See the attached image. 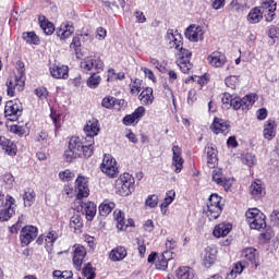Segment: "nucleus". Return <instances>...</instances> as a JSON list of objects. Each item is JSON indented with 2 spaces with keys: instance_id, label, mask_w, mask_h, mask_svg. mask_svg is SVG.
I'll return each instance as SVG.
<instances>
[{
  "instance_id": "obj_1",
  "label": "nucleus",
  "mask_w": 279,
  "mask_h": 279,
  "mask_svg": "<svg viewBox=\"0 0 279 279\" xmlns=\"http://www.w3.org/2000/svg\"><path fill=\"white\" fill-rule=\"evenodd\" d=\"M84 132L86 138H80L73 136L70 138L69 147L64 151V159L66 162H73L75 158H90L93 151H95V136L99 134V121L89 120L85 128Z\"/></svg>"
},
{
  "instance_id": "obj_2",
  "label": "nucleus",
  "mask_w": 279,
  "mask_h": 279,
  "mask_svg": "<svg viewBox=\"0 0 279 279\" xmlns=\"http://www.w3.org/2000/svg\"><path fill=\"white\" fill-rule=\"evenodd\" d=\"M167 40H169L170 49H175L177 53V64L182 73H189L191 69H193V63H191V57L193 52L189 49L182 47V35L178 32L168 31L167 32Z\"/></svg>"
},
{
  "instance_id": "obj_3",
  "label": "nucleus",
  "mask_w": 279,
  "mask_h": 279,
  "mask_svg": "<svg viewBox=\"0 0 279 279\" xmlns=\"http://www.w3.org/2000/svg\"><path fill=\"white\" fill-rule=\"evenodd\" d=\"M17 75L9 78L7 81V95L9 97H14L17 93H22L25 89V63L23 61H17L15 64Z\"/></svg>"
},
{
  "instance_id": "obj_4",
  "label": "nucleus",
  "mask_w": 279,
  "mask_h": 279,
  "mask_svg": "<svg viewBox=\"0 0 279 279\" xmlns=\"http://www.w3.org/2000/svg\"><path fill=\"white\" fill-rule=\"evenodd\" d=\"M134 177L128 172H124L116 181V193L121 195V197H128L134 193Z\"/></svg>"
},
{
  "instance_id": "obj_5",
  "label": "nucleus",
  "mask_w": 279,
  "mask_h": 279,
  "mask_svg": "<svg viewBox=\"0 0 279 279\" xmlns=\"http://www.w3.org/2000/svg\"><path fill=\"white\" fill-rule=\"evenodd\" d=\"M246 221L251 230H265L267 222L265 221V214L258 208H251L245 213Z\"/></svg>"
},
{
  "instance_id": "obj_6",
  "label": "nucleus",
  "mask_w": 279,
  "mask_h": 279,
  "mask_svg": "<svg viewBox=\"0 0 279 279\" xmlns=\"http://www.w3.org/2000/svg\"><path fill=\"white\" fill-rule=\"evenodd\" d=\"M223 208L221 207V198L217 194H211L209 196V201L207 203V208L205 210L206 216L209 221H215V219H219Z\"/></svg>"
},
{
  "instance_id": "obj_7",
  "label": "nucleus",
  "mask_w": 279,
  "mask_h": 279,
  "mask_svg": "<svg viewBox=\"0 0 279 279\" xmlns=\"http://www.w3.org/2000/svg\"><path fill=\"white\" fill-rule=\"evenodd\" d=\"M81 69L83 73H90V71L101 73L104 71V61L97 56H89L81 62Z\"/></svg>"
},
{
  "instance_id": "obj_8",
  "label": "nucleus",
  "mask_w": 279,
  "mask_h": 279,
  "mask_svg": "<svg viewBox=\"0 0 279 279\" xmlns=\"http://www.w3.org/2000/svg\"><path fill=\"white\" fill-rule=\"evenodd\" d=\"M100 169L105 175L109 178H117L119 175V167L117 166V159L110 154H105L100 166Z\"/></svg>"
},
{
  "instance_id": "obj_9",
  "label": "nucleus",
  "mask_w": 279,
  "mask_h": 279,
  "mask_svg": "<svg viewBox=\"0 0 279 279\" xmlns=\"http://www.w3.org/2000/svg\"><path fill=\"white\" fill-rule=\"evenodd\" d=\"M4 114L9 121H17L19 117L23 114V105L21 104V100L14 99L7 101Z\"/></svg>"
},
{
  "instance_id": "obj_10",
  "label": "nucleus",
  "mask_w": 279,
  "mask_h": 279,
  "mask_svg": "<svg viewBox=\"0 0 279 279\" xmlns=\"http://www.w3.org/2000/svg\"><path fill=\"white\" fill-rule=\"evenodd\" d=\"M16 211V199L11 195L5 196L4 204L0 207V221H8Z\"/></svg>"
},
{
  "instance_id": "obj_11",
  "label": "nucleus",
  "mask_w": 279,
  "mask_h": 279,
  "mask_svg": "<svg viewBox=\"0 0 279 279\" xmlns=\"http://www.w3.org/2000/svg\"><path fill=\"white\" fill-rule=\"evenodd\" d=\"M86 254V247L81 244H75L72 247V263L76 271H82V265H84Z\"/></svg>"
},
{
  "instance_id": "obj_12",
  "label": "nucleus",
  "mask_w": 279,
  "mask_h": 279,
  "mask_svg": "<svg viewBox=\"0 0 279 279\" xmlns=\"http://www.w3.org/2000/svg\"><path fill=\"white\" fill-rule=\"evenodd\" d=\"M241 262L247 267V265H253L258 267L259 256L258 251L254 247H246L241 252Z\"/></svg>"
},
{
  "instance_id": "obj_13",
  "label": "nucleus",
  "mask_w": 279,
  "mask_h": 279,
  "mask_svg": "<svg viewBox=\"0 0 279 279\" xmlns=\"http://www.w3.org/2000/svg\"><path fill=\"white\" fill-rule=\"evenodd\" d=\"M77 199H84L90 195V190L88 189V179L83 175H78L75 180V189Z\"/></svg>"
},
{
  "instance_id": "obj_14",
  "label": "nucleus",
  "mask_w": 279,
  "mask_h": 279,
  "mask_svg": "<svg viewBox=\"0 0 279 279\" xmlns=\"http://www.w3.org/2000/svg\"><path fill=\"white\" fill-rule=\"evenodd\" d=\"M213 181L218 184V186H223L225 191H230L232 189L233 180L231 178H223V170L220 168H215L211 172Z\"/></svg>"
},
{
  "instance_id": "obj_15",
  "label": "nucleus",
  "mask_w": 279,
  "mask_h": 279,
  "mask_svg": "<svg viewBox=\"0 0 279 279\" xmlns=\"http://www.w3.org/2000/svg\"><path fill=\"white\" fill-rule=\"evenodd\" d=\"M36 236H38V228L34 226H26L22 228L20 241L22 245H29V243H32Z\"/></svg>"
},
{
  "instance_id": "obj_16",
  "label": "nucleus",
  "mask_w": 279,
  "mask_h": 279,
  "mask_svg": "<svg viewBox=\"0 0 279 279\" xmlns=\"http://www.w3.org/2000/svg\"><path fill=\"white\" fill-rule=\"evenodd\" d=\"M185 38L191 43H199L204 40V28L199 25H190L185 31Z\"/></svg>"
},
{
  "instance_id": "obj_17",
  "label": "nucleus",
  "mask_w": 279,
  "mask_h": 279,
  "mask_svg": "<svg viewBox=\"0 0 279 279\" xmlns=\"http://www.w3.org/2000/svg\"><path fill=\"white\" fill-rule=\"evenodd\" d=\"M172 167H174V173H180L184 168L182 148L175 144L172 145Z\"/></svg>"
},
{
  "instance_id": "obj_18",
  "label": "nucleus",
  "mask_w": 279,
  "mask_h": 279,
  "mask_svg": "<svg viewBox=\"0 0 279 279\" xmlns=\"http://www.w3.org/2000/svg\"><path fill=\"white\" fill-rule=\"evenodd\" d=\"M276 0H264L262 2V14L268 23H271L276 16Z\"/></svg>"
},
{
  "instance_id": "obj_19",
  "label": "nucleus",
  "mask_w": 279,
  "mask_h": 279,
  "mask_svg": "<svg viewBox=\"0 0 279 279\" xmlns=\"http://www.w3.org/2000/svg\"><path fill=\"white\" fill-rule=\"evenodd\" d=\"M207 62L213 66V69H221L226 62H228V58H226L223 52L214 51L208 54Z\"/></svg>"
},
{
  "instance_id": "obj_20",
  "label": "nucleus",
  "mask_w": 279,
  "mask_h": 279,
  "mask_svg": "<svg viewBox=\"0 0 279 279\" xmlns=\"http://www.w3.org/2000/svg\"><path fill=\"white\" fill-rule=\"evenodd\" d=\"M215 260H217V248L215 246H207L204 250L202 265L207 269H210L213 265H215Z\"/></svg>"
},
{
  "instance_id": "obj_21",
  "label": "nucleus",
  "mask_w": 279,
  "mask_h": 279,
  "mask_svg": "<svg viewBox=\"0 0 279 279\" xmlns=\"http://www.w3.org/2000/svg\"><path fill=\"white\" fill-rule=\"evenodd\" d=\"M210 130L214 134H223V136H227L230 133V124L223 119L215 118Z\"/></svg>"
},
{
  "instance_id": "obj_22",
  "label": "nucleus",
  "mask_w": 279,
  "mask_h": 279,
  "mask_svg": "<svg viewBox=\"0 0 279 279\" xmlns=\"http://www.w3.org/2000/svg\"><path fill=\"white\" fill-rule=\"evenodd\" d=\"M128 257V248L125 246H116L109 253V260L111 263H121V260H125Z\"/></svg>"
},
{
  "instance_id": "obj_23",
  "label": "nucleus",
  "mask_w": 279,
  "mask_h": 279,
  "mask_svg": "<svg viewBox=\"0 0 279 279\" xmlns=\"http://www.w3.org/2000/svg\"><path fill=\"white\" fill-rule=\"evenodd\" d=\"M50 74L54 80H68L69 78V66L52 64L49 68Z\"/></svg>"
},
{
  "instance_id": "obj_24",
  "label": "nucleus",
  "mask_w": 279,
  "mask_h": 279,
  "mask_svg": "<svg viewBox=\"0 0 279 279\" xmlns=\"http://www.w3.org/2000/svg\"><path fill=\"white\" fill-rule=\"evenodd\" d=\"M0 146L8 156H16V144L4 136H0Z\"/></svg>"
},
{
  "instance_id": "obj_25",
  "label": "nucleus",
  "mask_w": 279,
  "mask_h": 279,
  "mask_svg": "<svg viewBox=\"0 0 279 279\" xmlns=\"http://www.w3.org/2000/svg\"><path fill=\"white\" fill-rule=\"evenodd\" d=\"M175 276L178 279H199L196 275H195V270H193V268L191 267H180L175 270Z\"/></svg>"
},
{
  "instance_id": "obj_26",
  "label": "nucleus",
  "mask_w": 279,
  "mask_h": 279,
  "mask_svg": "<svg viewBox=\"0 0 279 279\" xmlns=\"http://www.w3.org/2000/svg\"><path fill=\"white\" fill-rule=\"evenodd\" d=\"M58 233L53 230L49 231L46 235H44L45 247L48 254H53V244L56 243V241H58Z\"/></svg>"
},
{
  "instance_id": "obj_27",
  "label": "nucleus",
  "mask_w": 279,
  "mask_h": 279,
  "mask_svg": "<svg viewBox=\"0 0 279 279\" xmlns=\"http://www.w3.org/2000/svg\"><path fill=\"white\" fill-rule=\"evenodd\" d=\"M75 32V27L72 24L63 23L59 28H57V36L64 40L70 38L71 35Z\"/></svg>"
},
{
  "instance_id": "obj_28",
  "label": "nucleus",
  "mask_w": 279,
  "mask_h": 279,
  "mask_svg": "<svg viewBox=\"0 0 279 279\" xmlns=\"http://www.w3.org/2000/svg\"><path fill=\"white\" fill-rule=\"evenodd\" d=\"M232 230V225L230 222H222L215 227L214 236L221 239V236H228Z\"/></svg>"
},
{
  "instance_id": "obj_29",
  "label": "nucleus",
  "mask_w": 279,
  "mask_h": 279,
  "mask_svg": "<svg viewBox=\"0 0 279 279\" xmlns=\"http://www.w3.org/2000/svg\"><path fill=\"white\" fill-rule=\"evenodd\" d=\"M138 99L143 106H149L154 104V89L146 87L138 96Z\"/></svg>"
},
{
  "instance_id": "obj_30",
  "label": "nucleus",
  "mask_w": 279,
  "mask_h": 279,
  "mask_svg": "<svg viewBox=\"0 0 279 279\" xmlns=\"http://www.w3.org/2000/svg\"><path fill=\"white\" fill-rule=\"evenodd\" d=\"M207 154V167L209 169H215L217 167V149L213 146H208L205 148Z\"/></svg>"
},
{
  "instance_id": "obj_31",
  "label": "nucleus",
  "mask_w": 279,
  "mask_h": 279,
  "mask_svg": "<svg viewBox=\"0 0 279 279\" xmlns=\"http://www.w3.org/2000/svg\"><path fill=\"white\" fill-rule=\"evenodd\" d=\"M276 137V121L268 120L264 125V138L271 141Z\"/></svg>"
},
{
  "instance_id": "obj_32",
  "label": "nucleus",
  "mask_w": 279,
  "mask_h": 279,
  "mask_svg": "<svg viewBox=\"0 0 279 279\" xmlns=\"http://www.w3.org/2000/svg\"><path fill=\"white\" fill-rule=\"evenodd\" d=\"M83 208L87 221H93L97 215V205H95L93 202H87L83 204Z\"/></svg>"
},
{
  "instance_id": "obj_33",
  "label": "nucleus",
  "mask_w": 279,
  "mask_h": 279,
  "mask_svg": "<svg viewBox=\"0 0 279 279\" xmlns=\"http://www.w3.org/2000/svg\"><path fill=\"white\" fill-rule=\"evenodd\" d=\"M247 21L248 23H252V24L260 23V21H263L262 7L260 8L255 7L254 9H252L247 14Z\"/></svg>"
},
{
  "instance_id": "obj_34",
  "label": "nucleus",
  "mask_w": 279,
  "mask_h": 279,
  "mask_svg": "<svg viewBox=\"0 0 279 279\" xmlns=\"http://www.w3.org/2000/svg\"><path fill=\"white\" fill-rule=\"evenodd\" d=\"M39 25H40L43 32L47 36H51V34H53V32H56V27L53 26V23L47 21V19L45 16L39 17Z\"/></svg>"
},
{
  "instance_id": "obj_35",
  "label": "nucleus",
  "mask_w": 279,
  "mask_h": 279,
  "mask_svg": "<svg viewBox=\"0 0 279 279\" xmlns=\"http://www.w3.org/2000/svg\"><path fill=\"white\" fill-rule=\"evenodd\" d=\"M251 195L255 198L263 197V184L260 181H254L250 186Z\"/></svg>"
},
{
  "instance_id": "obj_36",
  "label": "nucleus",
  "mask_w": 279,
  "mask_h": 279,
  "mask_svg": "<svg viewBox=\"0 0 279 279\" xmlns=\"http://www.w3.org/2000/svg\"><path fill=\"white\" fill-rule=\"evenodd\" d=\"M98 210L101 217H108V215H110V213L114 210V203L105 201L102 204L99 205Z\"/></svg>"
},
{
  "instance_id": "obj_37",
  "label": "nucleus",
  "mask_w": 279,
  "mask_h": 279,
  "mask_svg": "<svg viewBox=\"0 0 279 279\" xmlns=\"http://www.w3.org/2000/svg\"><path fill=\"white\" fill-rule=\"evenodd\" d=\"M247 267L243 262L236 263L233 268L230 270V272L227 275L228 279H234L236 276H240V274H243V269Z\"/></svg>"
},
{
  "instance_id": "obj_38",
  "label": "nucleus",
  "mask_w": 279,
  "mask_h": 279,
  "mask_svg": "<svg viewBox=\"0 0 279 279\" xmlns=\"http://www.w3.org/2000/svg\"><path fill=\"white\" fill-rule=\"evenodd\" d=\"M226 86L228 88H232V90H236L239 86H241V76L239 75H230L225 80Z\"/></svg>"
},
{
  "instance_id": "obj_39",
  "label": "nucleus",
  "mask_w": 279,
  "mask_h": 279,
  "mask_svg": "<svg viewBox=\"0 0 279 279\" xmlns=\"http://www.w3.org/2000/svg\"><path fill=\"white\" fill-rule=\"evenodd\" d=\"M22 38L27 45H39L40 43V38L35 32H25L22 34Z\"/></svg>"
},
{
  "instance_id": "obj_40",
  "label": "nucleus",
  "mask_w": 279,
  "mask_h": 279,
  "mask_svg": "<svg viewBox=\"0 0 279 279\" xmlns=\"http://www.w3.org/2000/svg\"><path fill=\"white\" fill-rule=\"evenodd\" d=\"M175 199V191L170 190L167 192L166 197L163 199V203H161L160 208H161V213L165 215V213H167V206H169L170 204H173V201Z\"/></svg>"
},
{
  "instance_id": "obj_41",
  "label": "nucleus",
  "mask_w": 279,
  "mask_h": 279,
  "mask_svg": "<svg viewBox=\"0 0 279 279\" xmlns=\"http://www.w3.org/2000/svg\"><path fill=\"white\" fill-rule=\"evenodd\" d=\"M169 252L162 253L157 262H156V268L159 269V271H166L167 267L169 266Z\"/></svg>"
},
{
  "instance_id": "obj_42",
  "label": "nucleus",
  "mask_w": 279,
  "mask_h": 279,
  "mask_svg": "<svg viewBox=\"0 0 279 279\" xmlns=\"http://www.w3.org/2000/svg\"><path fill=\"white\" fill-rule=\"evenodd\" d=\"M100 84H101V76H99L97 73H93L87 78V86H88V88H92V89L99 88Z\"/></svg>"
},
{
  "instance_id": "obj_43",
  "label": "nucleus",
  "mask_w": 279,
  "mask_h": 279,
  "mask_svg": "<svg viewBox=\"0 0 279 279\" xmlns=\"http://www.w3.org/2000/svg\"><path fill=\"white\" fill-rule=\"evenodd\" d=\"M241 100H242V110H247V108H252V106L256 104V95L254 94L246 95L243 98H241Z\"/></svg>"
},
{
  "instance_id": "obj_44",
  "label": "nucleus",
  "mask_w": 279,
  "mask_h": 279,
  "mask_svg": "<svg viewBox=\"0 0 279 279\" xmlns=\"http://www.w3.org/2000/svg\"><path fill=\"white\" fill-rule=\"evenodd\" d=\"M113 217L117 221V228L118 230H123V228H125V216L124 214L119 210V209H116L114 213H113Z\"/></svg>"
},
{
  "instance_id": "obj_45",
  "label": "nucleus",
  "mask_w": 279,
  "mask_h": 279,
  "mask_svg": "<svg viewBox=\"0 0 279 279\" xmlns=\"http://www.w3.org/2000/svg\"><path fill=\"white\" fill-rule=\"evenodd\" d=\"M35 197L36 194L34 193V190L26 189L23 195L24 206H32V204H34Z\"/></svg>"
},
{
  "instance_id": "obj_46",
  "label": "nucleus",
  "mask_w": 279,
  "mask_h": 279,
  "mask_svg": "<svg viewBox=\"0 0 279 279\" xmlns=\"http://www.w3.org/2000/svg\"><path fill=\"white\" fill-rule=\"evenodd\" d=\"M10 132H12L13 134H17V136H25V134H27L29 132V129L26 125H11L10 128Z\"/></svg>"
},
{
  "instance_id": "obj_47",
  "label": "nucleus",
  "mask_w": 279,
  "mask_h": 279,
  "mask_svg": "<svg viewBox=\"0 0 279 279\" xmlns=\"http://www.w3.org/2000/svg\"><path fill=\"white\" fill-rule=\"evenodd\" d=\"M84 226V221L82 220V217L80 215H74L70 219V228H73V230H81Z\"/></svg>"
},
{
  "instance_id": "obj_48",
  "label": "nucleus",
  "mask_w": 279,
  "mask_h": 279,
  "mask_svg": "<svg viewBox=\"0 0 279 279\" xmlns=\"http://www.w3.org/2000/svg\"><path fill=\"white\" fill-rule=\"evenodd\" d=\"M143 86V81L140 78L131 80L130 90L131 95H138Z\"/></svg>"
},
{
  "instance_id": "obj_49",
  "label": "nucleus",
  "mask_w": 279,
  "mask_h": 279,
  "mask_svg": "<svg viewBox=\"0 0 279 279\" xmlns=\"http://www.w3.org/2000/svg\"><path fill=\"white\" fill-rule=\"evenodd\" d=\"M233 99H234V96H232L230 93H225L222 95L221 101H222L223 110H230V108H232Z\"/></svg>"
},
{
  "instance_id": "obj_50",
  "label": "nucleus",
  "mask_w": 279,
  "mask_h": 279,
  "mask_svg": "<svg viewBox=\"0 0 279 279\" xmlns=\"http://www.w3.org/2000/svg\"><path fill=\"white\" fill-rule=\"evenodd\" d=\"M34 95H36L39 101H47V97H49V90H47V87H37L34 89Z\"/></svg>"
},
{
  "instance_id": "obj_51",
  "label": "nucleus",
  "mask_w": 279,
  "mask_h": 279,
  "mask_svg": "<svg viewBox=\"0 0 279 279\" xmlns=\"http://www.w3.org/2000/svg\"><path fill=\"white\" fill-rule=\"evenodd\" d=\"M52 276L54 279H73V272L70 270H54Z\"/></svg>"
},
{
  "instance_id": "obj_52",
  "label": "nucleus",
  "mask_w": 279,
  "mask_h": 279,
  "mask_svg": "<svg viewBox=\"0 0 279 279\" xmlns=\"http://www.w3.org/2000/svg\"><path fill=\"white\" fill-rule=\"evenodd\" d=\"M120 100H117V98L109 96V97H105L101 101V106L102 108H114V106H117V104H119Z\"/></svg>"
},
{
  "instance_id": "obj_53",
  "label": "nucleus",
  "mask_w": 279,
  "mask_h": 279,
  "mask_svg": "<svg viewBox=\"0 0 279 279\" xmlns=\"http://www.w3.org/2000/svg\"><path fill=\"white\" fill-rule=\"evenodd\" d=\"M59 178L60 180H62V182H71V180L75 178V173H73V171H71L70 169H66L59 172Z\"/></svg>"
},
{
  "instance_id": "obj_54",
  "label": "nucleus",
  "mask_w": 279,
  "mask_h": 279,
  "mask_svg": "<svg viewBox=\"0 0 279 279\" xmlns=\"http://www.w3.org/2000/svg\"><path fill=\"white\" fill-rule=\"evenodd\" d=\"M158 195L153 194V195H148L146 201H145V206H148V208H156V206H158Z\"/></svg>"
},
{
  "instance_id": "obj_55",
  "label": "nucleus",
  "mask_w": 279,
  "mask_h": 279,
  "mask_svg": "<svg viewBox=\"0 0 279 279\" xmlns=\"http://www.w3.org/2000/svg\"><path fill=\"white\" fill-rule=\"evenodd\" d=\"M81 47H82V41L80 40V37H74V38L72 39L71 45H70V49H73V50H74V53H75L76 56H78V54H80V51H82Z\"/></svg>"
},
{
  "instance_id": "obj_56",
  "label": "nucleus",
  "mask_w": 279,
  "mask_h": 279,
  "mask_svg": "<svg viewBox=\"0 0 279 279\" xmlns=\"http://www.w3.org/2000/svg\"><path fill=\"white\" fill-rule=\"evenodd\" d=\"M242 162L246 165V167H254V165H256V156L252 154H246L243 157Z\"/></svg>"
},
{
  "instance_id": "obj_57",
  "label": "nucleus",
  "mask_w": 279,
  "mask_h": 279,
  "mask_svg": "<svg viewBox=\"0 0 279 279\" xmlns=\"http://www.w3.org/2000/svg\"><path fill=\"white\" fill-rule=\"evenodd\" d=\"M1 180L5 185L9 186V189L12 187V184H14V177L10 172L4 173Z\"/></svg>"
},
{
  "instance_id": "obj_58",
  "label": "nucleus",
  "mask_w": 279,
  "mask_h": 279,
  "mask_svg": "<svg viewBox=\"0 0 279 279\" xmlns=\"http://www.w3.org/2000/svg\"><path fill=\"white\" fill-rule=\"evenodd\" d=\"M50 117L53 121L56 130L60 129V121H62V116L56 111H51Z\"/></svg>"
},
{
  "instance_id": "obj_59",
  "label": "nucleus",
  "mask_w": 279,
  "mask_h": 279,
  "mask_svg": "<svg viewBox=\"0 0 279 279\" xmlns=\"http://www.w3.org/2000/svg\"><path fill=\"white\" fill-rule=\"evenodd\" d=\"M133 117H135L137 122L141 121V119L145 117V107L141 106L137 109H135V111L133 112Z\"/></svg>"
},
{
  "instance_id": "obj_60",
  "label": "nucleus",
  "mask_w": 279,
  "mask_h": 279,
  "mask_svg": "<svg viewBox=\"0 0 279 279\" xmlns=\"http://www.w3.org/2000/svg\"><path fill=\"white\" fill-rule=\"evenodd\" d=\"M231 108H233V110H241V108L243 109V102L241 100V97H233Z\"/></svg>"
},
{
  "instance_id": "obj_61",
  "label": "nucleus",
  "mask_w": 279,
  "mask_h": 279,
  "mask_svg": "<svg viewBox=\"0 0 279 279\" xmlns=\"http://www.w3.org/2000/svg\"><path fill=\"white\" fill-rule=\"evenodd\" d=\"M47 138H49V134L47 132H40L36 135L35 141L37 143H43V145L47 144Z\"/></svg>"
},
{
  "instance_id": "obj_62",
  "label": "nucleus",
  "mask_w": 279,
  "mask_h": 279,
  "mask_svg": "<svg viewBox=\"0 0 279 279\" xmlns=\"http://www.w3.org/2000/svg\"><path fill=\"white\" fill-rule=\"evenodd\" d=\"M123 123L124 125H132V123H138V121L136 120L135 116L132 113L123 118Z\"/></svg>"
},
{
  "instance_id": "obj_63",
  "label": "nucleus",
  "mask_w": 279,
  "mask_h": 279,
  "mask_svg": "<svg viewBox=\"0 0 279 279\" xmlns=\"http://www.w3.org/2000/svg\"><path fill=\"white\" fill-rule=\"evenodd\" d=\"M134 16L137 23H145L147 21V17L145 16V13H143V11H135Z\"/></svg>"
},
{
  "instance_id": "obj_64",
  "label": "nucleus",
  "mask_w": 279,
  "mask_h": 279,
  "mask_svg": "<svg viewBox=\"0 0 279 279\" xmlns=\"http://www.w3.org/2000/svg\"><path fill=\"white\" fill-rule=\"evenodd\" d=\"M270 220L272 221V223H275L276 226H279V208L275 209L271 214H270Z\"/></svg>"
}]
</instances>
